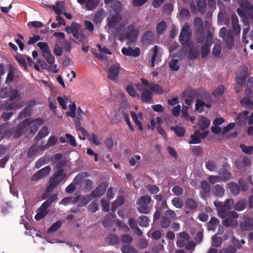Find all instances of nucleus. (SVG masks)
Returning a JSON list of instances; mask_svg holds the SVG:
<instances>
[{
    "instance_id": "9d476101",
    "label": "nucleus",
    "mask_w": 253,
    "mask_h": 253,
    "mask_svg": "<svg viewBox=\"0 0 253 253\" xmlns=\"http://www.w3.org/2000/svg\"><path fill=\"white\" fill-rule=\"evenodd\" d=\"M108 183L103 182L100 183L91 193V196L93 198H97L102 196L105 193L108 187Z\"/></svg>"
},
{
    "instance_id": "393cba45",
    "label": "nucleus",
    "mask_w": 253,
    "mask_h": 253,
    "mask_svg": "<svg viewBox=\"0 0 253 253\" xmlns=\"http://www.w3.org/2000/svg\"><path fill=\"white\" fill-rule=\"evenodd\" d=\"M153 92L150 89H146L141 93V99L143 102H149L152 99Z\"/></svg>"
},
{
    "instance_id": "c9c22d12",
    "label": "nucleus",
    "mask_w": 253,
    "mask_h": 253,
    "mask_svg": "<svg viewBox=\"0 0 253 253\" xmlns=\"http://www.w3.org/2000/svg\"><path fill=\"white\" fill-rule=\"evenodd\" d=\"M26 57V55L24 56L21 54H18L15 56V58L17 62L19 63L21 66L24 68L25 70H26L27 69V66L25 60V58Z\"/></svg>"
},
{
    "instance_id": "ea45409f",
    "label": "nucleus",
    "mask_w": 253,
    "mask_h": 253,
    "mask_svg": "<svg viewBox=\"0 0 253 253\" xmlns=\"http://www.w3.org/2000/svg\"><path fill=\"white\" fill-rule=\"evenodd\" d=\"M167 29V24L165 21H162L157 24L156 31L158 35H162Z\"/></svg>"
},
{
    "instance_id": "6e6552de",
    "label": "nucleus",
    "mask_w": 253,
    "mask_h": 253,
    "mask_svg": "<svg viewBox=\"0 0 253 253\" xmlns=\"http://www.w3.org/2000/svg\"><path fill=\"white\" fill-rule=\"evenodd\" d=\"M244 220L241 222L240 227L244 231H251L253 230V218L248 215L244 216Z\"/></svg>"
},
{
    "instance_id": "7c9ffc66",
    "label": "nucleus",
    "mask_w": 253,
    "mask_h": 253,
    "mask_svg": "<svg viewBox=\"0 0 253 253\" xmlns=\"http://www.w3.org/2000/svg\"><path fill=\"white\" fill-rule=\"evenodd\" d=\"M111 7L115 12V14H121L120 13L122 11V4L120 0H114L111 4Z\"/></svg>"
},
{
    "instance_id": "bb28decb",
    "label": "nucleus",
    "mask_w": 253,
    "mask_h": 253,
    "mask_svg": "<svg viewBox=\"0 0 253 253\" xmlns=\"http://www.w3.org/2000/svg\"><path fill=\"white\" fill-rule=\"evenodd\" d=\"M21 98V94L18 90L13 88H12L11 89L10 95L8 99L9 101H14L16 100V101H18L20 100Z\"/></svg>"
},
{
    "instance_id": "f257e3e1",
    "label": "nucleus",
    "mask_w": 253,
    "mask_h": 253,
    "mask_svg": "<svg viewBox=\"0 0 253 253\" xmlns=\"http://www.w3.org/2000/svg\"><path fill=\"white\" fill-rule=\"evenodd\" d=\"M232 29H228L223 27L219 32V36L225 42L226 47L231 49L235 45V41L240 40L241 27L239 24L238 18L236 14L231 15Z\"/></svg>"
},
{
    "instance_id": "dca6fc26",
    "label": "nucleus",
    "mask_w": 253,
    "mask_h": 253,
    "mask_svg": "<svg viewBox=\"0 0 253 253\" xmlns=\"http://www.w3.org/2000/svg\"><path fill=\"white\" fill-rule=\"evenodd\" d=\"M240 6L242 9L246 11L251 18H253V6L248 0H242L240 2Z\"/></svg>"
},
{
    "instance_id": "774afa93",
    "label": "nucleus",
    "mask_w": 253,
    "mask_h": 253,
    "mask_svg": "<svg viewBox=\"0 0 253 253\" xmlns=\"http://www.w3.org/2000/svg\"><path fill=\"white\" fill-rule=\"evenodd\" d=\"M178 60L172 59L169 63L170 69L173 71H177L179 70V67L177 65Z\"/></svg>"
},
{
    "instance_id": "4c0bfd02",
    "label": "nucleus",
    "mask_w": 253,
    "mask_h": 253,
    "mask_svg": "<svg viewBox=\"0 0 253 253\" xmlns=\"http://www.w3.org/2000/svg\"><path fill=\"white\" fill-rule=\"evenodd\" d=\"M170 129L173 131L175 134L178 137L183 136L185 133V128L178 126H171Z\"/></svg>"
},
{
    "instance_id": "f704fd0d",
    "label": "nucleus",
    "mask_w": 253,
    "mask_h": 253,
    "mask_svg": "<svg viewBox=\"0 0 253 253\" xmlns=\"http://www.w3.org/2000/svg\"><path fill=\"white\" fill-rule=\"evenodd\" d=\"M197 5L200 14L202 15L204 14L206 10L207 0H197Z\"/></svg>"
},
{
    "instance_id": "f03ea898",
    "label": "nucleus",
    "mask_w": 253,
    "mask_h": 253,
    "mask_svg": "<svg viewBox=\"0 0 253 253\" xmlns=\"http://www.w3.org/2000/svg\"><path fill=\"white\" fill-rule=\"evenodd\" d=\"M66 165V161L62 160L57 162L56 169H57L49 178L48 190L54 189L57 185L64 180L67 176L63 168Z\"/></svg>"
},
{
    "instance_id": "5fc2aeb1",
    "label": "nucleus",
    "mask_w": 253,
    "mask_h": 253,
    "mask_svg": "<svg viewBox=\"0 0 253 253\" xmlns=\"http://www.w3.org/2000/svg\"><path fill=\"white\" fill-rule=\"evenodd\" d=\"M58 141V139L55 136H50L48 140L47 144L44 146V149H48L49 147L54 145Z\"/></svg>"
},
{
    "instance_id": "39448f33",
    "label": "nucleus",
    "mask_w": 253,
    "mask_h": 253,
    "mask_svg": "<svg viewBox=\"0 0 253 253\" xmlns=\"http://www.w3.org/2000/svg\"><path fill=\"white\" fill-rule=\"evenodd\" d=\"M139 34V31L135 28L132 24H130L124 29L121 34L124 39H126L130 44L133 43L137 39Z\"/></svg>"
},
{
    "instance_id": "09e8293b",
    "label": "nucleus",
    "mask_w": 253,
    "mask_h": 253,
    "mask_svg": "<svg viewBox=\"0 0 253 253\" xmlns=\"http://www.w3.org/2000/svg\"><path fill=\"white\" fill-rule=\"evenodd\" d=\"M21 107V105L19 103L12 102L6 105L4 107V109L5 111H8L9 110H16L17 109L20 108Z\"/></svg>"
},
{
    "instance_id": "c85d7f7f",
    "label": "nucleus",
    "mask_w": 253,
    "mask_h": 253,
    "mask_svg": "<svg viewBox=\"0 0 253 253\" xmlns=\"http://www.w3.org/2000/svg\"><path fill=\"white\" fill-rule=\"evenodd\" d=\"M225 217L226 218L222 221V223L225 226L230 227L237 225V221L235 220L234 219L237 218L238 217H233L230 215H228Z\"/></svg>"
},
{
    "instance_id": "4be33fe9",
    "label": "nucleus",
    "mask_w": 253,
    "mask_h": 253,
    "mask_svg": "<svg viewBox=\"0 0 253 253\" xmlns=\"http://www.w3.org/2000/svg\"><path fill=\"white\" fill-rule=\"evenodd\" d=\"M183 95L186 98H189L194 99L199 96V93L197 90L194 89L191 87H187L183 92Z\"/></svg>"
},
{
    "instance_id": "2eb2a0df",
    "label": "nucleus",
    "mask_w": 253,
    "mask_h": 253,
    "mask_svg": "<svg viewBox=\"0 0 253 253\" xmlns=\"http://www.w3.org/2000/svg\"><path fill=\"white\" fill-rule=\"evenodd\" d=\"M240 6L242 9L246 11L251 18H253V6L248 0H242L240 2Z\"/></svg>"
},
{
    "instance_id": "6e6d98bb",
    "label": "nucleus",
    "mask_w": 253,
    "mask_h": 253,
    "mask_svg": "<svg viewBox=\"0 0 253 253\" xmlns=\"http://www.w3.org/2000/svg\"><path fill=\"white\" fill-rule=\"evenodd\" d=\"M90 197L89 196L87 195L85 196H82L81 195V199L78 204V207H83L87 205L90 201Z\"/></svg>"
},
{
    "instance_id": "49530a36",
    "label": "nucleus",
    "mask_w": 253,
    "mask_h": 253,
    "mask_svg": "<svg viewBox=\"0 0 253 253\" xmlns=\"http://www.w3.org/2000/svg\"><path fill=\"white\" fill-rule=\"evenodd\" d=\"M220 177L221 180L223 181L229 180L232 176L231 172H229L227 170L224 169L220 173Z\"/></svg>"
},
{
    "instance_id": "4468645a",
    "label": "nucleus",
    "mask_w": 253,
    "mask_h": 253,
    "mask_svg": "<svg viewBox=\"0 0 253 253\" xmlns=\"http://www.w3.org/2000/svg\"><path fill=\"white\" fill-rule=\"evenodd\" d=\"M122 53L128 56H132L134 57H138L140 55V50L139 47H135L133 49L132 47H123L122 49Z\"/></svg>"
},
{
    "instance_id": "72a5a7b5",
    "label": "nucleus",
    "mask_w": 253,
    "mask_h": 253,
    "mask_svg": "<svg viewBox=\"0 0 253 253\" xmlns=\"http://www.w3.org/2000/svg\"><path fill=\"white\" fill-rule=\"evenodd\" d=\"M99 4V0H86L85 5L87 10L94 9Z\"/></svg>"
},
{
    "instance_id": "a878e982",
    "label": "nucleus",
    "mask_w": 253,
    "mask_h": 253,
    "mask_svg": "<svg viewBox=\"0 0 253 253\" xmlns=\"http://www.w3.org/2000/svg\"><path fill=\"white\" fill-rule=\"evenodd\" d=\"M240 103L245 109L253 110V101L248 97H244L240 100Z\"/></svg>"
},
{
    "instance_id": "e433bc0d",
    "label": "nucleus",
    "mask_w": 253,
    "mask_h": 253,
    "mask_svg": "<svg viewBox=\"0 0 253 253\" xmlns=\"http://www.w3.org/2000/svg\"><path fill=\"white\" fill-rule=\"evenodd\" d=\"M150 85V89L152 92L159 94H163V89L159 84L151 82Z\"/></svg>"
},
{
    "instance_id": "a211bd4d",
    "label": "nucleus",
    "mask_w": 253,
    "mask_h": 253,
    "mask_svg": "<svg viewBox=\"0 0 253 253\" xmlns=\"http://www.w3.org/2000/svg\"><path fill=\"white\" fill-rule=\"evenodd\" d=\"M154 40V34L150 31H146L141 38V41L144 45H149L151 44Z\"/></svg>"
},
{
    "instance_id": "cd10ccee",
    "label": "nucleus",
    "mask_w": 253,
    "mask_h": 253,
    "mask_svg": "<svg viewBox=\"0 0 253 253\" xmlns=\"http://www.w3.org/2000/svg\"><path fill=\"white\" fill-rule=\"evenodd\" d=\"M245 93L250 97L253 98V77L249 78L248 80Z\"/></svg>"
},
{
    "instance_id": "8fccbe9b",
    "label": "nucleus",
    "mask_w": 253,
    "mask_h": 253,
    "mask_svg": "<svg viewBox=\"0 0 253 253\" xmlns=\"http://www.w3.org/2000/svg\"><path fill=\"white\" fill-rule=\"evenodd\" d=\"M172 205L176 208L181 209L184 205L182 200L179 197H174L171 200Z\"/></svg>"
},
{
    "instance_id": "58836bf2",
    "label": "nucleus",
    "mask_w": 253,
    "mask_h": 253,
    "mask_svg": "<svg viewBox=\"0 0 253 253\" xmlns=\"http://www.w3.org/2000/svg\"><path fill=\"white\" fill-rule=\"evenodd\" d=\"M219 223V220L215 217H212L208 223V229L209 230H214L217 225Z\"/></svg>"
},
{
    "instance_id": "680f3d73",
    "label": "nucleus",
    "mask_w": 253,
    "mask_h": 253,
    "mask_svg": "<svg viewBox=\"0 0 253 253\" xmlns=\"http://www.w3.org/2000/svg\"><path fill=\"white\" fill-rule=\"evenodd\" d=\"M170 219L166 216H163L160 220L161 227L163 228H167L170 225Z\"/></svg>"
},
{
    "instance_id": "a18cd8bd",
    "label": "nucleus",
    "mask_w": 253,
    "mask_h": 253,
    "mask_svg": "<svg viewBox=\"0 0 253 253\" xmlns=\"http://www.w3.org/2000/svg\"><path fill=\"white\" fill-rule=\"evenodd\" d=\"M237 77H242L247 78L248 77V68L245 65L241 66L238 70Z\"/></svg>"
},
{
    "instance_id": "5701e85b",
    "label": "nucleus",
    "mask_w": 253,
    "mask_h": 253,
    "mask_svg": "<svg viewBox=\"0 0 253 253\" xmlns=\"http://www.w3.org/2000/svg\"><path fill=\"white\" fill-rule=\"evenodd\" d=\"M212 193L214 196L216 197H222L225 193V189L222 185L216 184L213 187Z\"/></svg>"
},
{
    "instance_id": "412c9836",
    "label": "nucleus",
    "mask_w": 253,
    "mask_h": 253,
    "mask_svg": "<svg viewBox=\"0 0 253 253\" xmlns=\"http://www.w3.org/2000/svg\"><path fill=\"white\" fill-rule=\"evenodd\" d=\"M116 217L115 213H109L106 214L104 217L102 221L103 225L106 228H109L111 227L114 219Z\"/></svg>"
},
{
    "instance_id": "7ed1b4c3",
    "label": "nucleus",
    "mask_w": 253,
    "mask_h": 253,
    "mask_svg": "<svg viewBox=\"0 0 253 253\" xmlns=\"http://www.w3.org/2000/svg\"><path fill=\"white\" fill-rule=\"evenodd\" d=\"M234 201L232 199H227L224 203L219 201H214V205L217 209L218 215L221 218H225L228 215H230L233 217H238L239 214L235 211H229L231 210L234 206Z\"/></svg>"
},
{
    "instance_id": "2f4dec72",
    "label": "nucleus",
    "mask_w": 253,
    "mask_h": 253,
    "mask_svg": "<svg viewBox=\"0 0 253 253\" xmlns=\"http://www.w3.org/2000/svg\"><path fill=\"white\" fill-rule=\"evenodd\" d=\"M247 200L244 198L240 199L238 201L234 206L235 210L241 211L245 210L246 208Z\"/></svg>"
},
{
    "instance_id": "9b49d317",
    "label": "nucleus",
    "mask_w": 253,
    "mask_h": 253,
    "mask_svg": "<svg viewBox=\"0 0 253 253\" xmlns=\"http://www.w3.org/2000/svg\"><path fill=\"white\" fill-rule=\"evenodd\" d=\"M30 124V118L26 119L22 122L18 126V127L14 131L13 133V137L15 138L19 137L22 134L23 129L29 126Z\"/></svg>"
},
{
    "instance_id": "37998d69",
    "label": "nucleus",
    "mask_w": 253,
    "mask_h": 253,
    "mask_svg": "<svg viewBox=\"0 0 253 253\" xmlns=\"http://www.w3.org/2000/svg\"><path fill=\"white\" fill-rule=\"evenodd\" d=\"M228 186L233 195L236 196L239 194L240 192V187L237 184L234 182H230Z\"/></svg>"
},
{
    "instance_id": "b1692460",
    "label": "nucleus",
    "mask_w": 253,
    "mask_h": 253,
    "mask_svg": "<svg viewBox=\"0 0 253 253\" xmlns=\"http://www.w3.org/2000/svg\"><path fill=\"white\" fill-rule=\"evenodd\" d=\"M189 48V51L188 54V58L190 60L196 59L200 55L198 49H193L194 45L193 43H190L187 46Z\"/></svg>"
},
{
    "instance_id": "20e7f679",
    "label": "nucleus",
    "mask_w": 253,
    "mask_h": 253,
    "mask_svg": "<svg viewBox=\"0 0 253 253\" xmlns=\"http://www.w3.org/2000/svg\"><path fill=\"white\" fill-rule=\"evenodd\" d=\"M151 201V197L149 195L140 197L136 202V204L138 206L137 211L141 213H149L151 210V207L149 205Z\"/></svg>"
},
{
    "instance_id": "e2e57ef3",
    "label": "nucleus",
    "mask_w": 253,
    "mask_h": 253,
    "mask_svg": "<svg viewBox=\"0 0 253 253\" xmlns=\"http://www.w3.org/2000/svg\"><path fill=\"white\" fill-rule=\"evenodd\" d=\"M222 243V239L221 237L213 236L212 238V246L218 248L219 247Z\"/></svg>"
},
{
    "instance_id": "864d4df0",
    "label": "nucleus",
    "mask_w": 253,
    "mask_h": 253,
    "mask_svg": "<svg viewBox=\"0 0 253 253\" xmlns=\"http://www.w3.org/2000/svg\"><path fill=\"white\" fill-rule=\"evenodd\" d=\"M159 50V47L157 45H155L151 49L153 52V55L151 57V67L154 68L155 67V62L156 58L157 56L158 52Z\"/></svg>"
},
{
    "instance_id": "423d86ee",
    "label": "nucleus",
    "mask_w": 253,
    "mask_h": 253,
    "mask_svg": "<svg viewBox=\"0 0 253 253\" xmlns=\"http://www.w3.org/2000/svg\"><path fill=\"white\" fill-rule=\"evenodd\" d=\"M123 16L122 14H114L110 18L108 19L107 26L111 29L116 28L115 32L116 34H119L124 25L121 24L116 27L119 23L122 21Z\"/></svg>"
},
{
    "instance_id": "13d9d810",
    "label": "nucleus",
    "mask_w": 253,
    "mask_h": 253,
    "mask_svg": "<svg viewBox=\"0 0 253 253\" xmlns=\"http://www.w3.org/2000/svg\"><path fill=\"white\" fill-rule=\"evenodd\" d=\"M205 105L206 103L204 101L200 99H197L195 104V109L201 113L204 111L203 107H205Z\"/></svg>"
},
{
    "instance_id": "c756f323",
    "label": "nucleus",
    "mask_w": 253,
    "mask_h": 253,
    "mask_svg": "<svg viewBox=\"0 0 253 253\" xmlns=\"http://www.w3.org/2000/svg\"><path fill=\"white\" fill-rule=\"evenodd\" d=\"M136 222L141 227H147L149 225L150 220L147 216L141 215L137 217Z\"/></svg>"
},
{
    "instance_id": "ddd939ff",
    "label": "nucleus",
    "mask_w": 253,
    "mask_h": 253,
    "mask_svg": "<svg viewBox=\"0 0 253 253\" xmlns=\"http://www.w3.org/2000/svg\"><path fill=\"white\" fill-rule=\"evenodd\" d=\"M51 169V168L49 166H47L41 169L33 175L32 180H38L46 176L49 173Z\"/></svg>"
},
{
    "instance_id": "bf43d9fd",
    "label": "nucleus",
    "mask_w": 253,
    "mask_h": 253,
    "mask_svg": "<svg viewBox=\"0 0 253 253\" xmlns=\"http://www.w3.org/2000/svg\"><path fill=\"white\" fill-rule=\"evenodd\" d=\"M39 151V147L36 145H32L29 149L28 152V156L32 158Z\"/></svg>"
},
{
    "instance_id": "3c124183",
    "label": "nucleus",
    "mask_w": 253,
    "mask_h": 253,
    "mask_svg": "<svg viewBox=\"0 0 253 253\" xmlns=\"http://www.w3.org/2000/svg\"><path fill=\"white\" fill-rule=\"evenodd\" d=\"M237 12L242 19L243 22H248V21H249V17L246 14L247 12L244 9L240 8H238L237 9Z\"/></svg>"
},
{
    "instance_id": "338daca9",
    "label": "nucleus",
    "mask_w": 253,
    "mask_h": 253,
    "mask_svg": "<svg viewBox=\"0 0 253 253\" xmlns=\"http://www.w3.org/2000/svg\"><path fill=\"white\" fill-rule=\"evenodd\" d=\"M240 147L242 149V151L245 154L250 155L253 153V146H247L243 144H241L240 145Z\"/></svg>"
},
{
    "instance_id": "0eeeda50",
    "label": "nucleus",
    "mask_w": 253,
    "mask_h": 253,
    "mask_svg": "<svg viewBox=\"0 0 253 253\" xmlns=\"http://www.w3.org/2000/svg\"><path fill=\"white\" fill-rule=\"evenodd\" d=\"M192 32L190 30L189 27L187 25H185L182 27L180 35L179 41L180 43L183 45L188 46L191 43L190 41L191 39Z\"/></svg>"
},
{
    "instance_id": "052dcab7",
    "label": "nucleus",
    "mask_w": 253,
    "mask_h": 253,
    "mask_svg": "<svg viewBox=\"0 0 253 253\" xmlns=\"http://www.w3.org/2000/svg\"><path fill=\"white\" fill-rule=\"evenodd\" d=\"M12 89L11 87H4L2 88L0 91V97L1 98H5L7 97H9L10 93L11 91V89Z\"/></svg>"
},
{
    "instance_id": "603ef678",
    "label": "nucleus",
    "mask_w": 253,
    "mask_h": 253,
    "mask_svg": "<svg viewBox=\"0 0 253 253\" xmlns=\"http://www.w3.org/2000/svg\"><path fill=\"white\" fill-rule=\"evenodd\" d=\"M62 225V222L60 220L53 223L47 230V234L53 233L58 229Z\"/></svg>"
},
{
    "instance_id": "6ab92c4d",
    "label": "nucleus",
    "mask_w": 253,
    "mask_h": 253,
    "mask_svg": "<svg viewBox=\"0 0 253 253\" xmlns=\"http://www.w3.org/2000/svg\"><path fill=\"white\" fill-rule=\"evenodd\" d=\"M249 114V112L247 110L240 113L235 119L237 124L241 126L245 125L247 123V116Z\"/></svg>"
},
{
    "instance_id": "f8f14e48",
    "label": "nucleus",
    "mask_w": 253,
    "mask_h": 253,
    "mask_svg": "<svg viewBox=\"0 0 253 253\" xmlns=\"http://www.w3.org/2000/svg\"><path fill=\"white\" fill-rule=\"evenodd\" d=\"M120 70V67L119 65L114 64L111 65L108 71V79L113 81L116 80L118 77Z\"/></svg>"
},
{
    "instance_id": "69168bd1",
    "label": "nucleus",
    "mask_w": 253,
    "mask_h": 253,
    "mask_svg": "<svg viewBox=\"0 0 253 253\" xmlns=\"http://www.w3.org/2000/svg\"><path fill=\"white\" fill-rule=\"evenodd\" d=\"M201 187L206 194H209L211 192V186L206 180H203L201 182Z\"/></svg>"
},
{
    "instance_id": "f3484780",
    "label": "nucleus",
    "mask_w": 253,
    "mask_h": 253,
    "mask_svg": "<svg viewBox=\"0 0 253 253\" xmlns=\"http://www.w3.org/2000/svg\"><path fill=\"white\" fill-rule=\"evenodd\" d=\"M185 206L186 209L185 212L188 213L191 211H194L198 209V206L196 202L192 198H187L185 202Z\"/></svg>"
},
{
    "instance_id": "c03bdc74",
    "label": "nucleus",
    "mask_w": 253,
    "mask_h": 253,
    "mask_svg": "<svg viewBox=\"0 0 253 253\" xmlns=\"http://www.w3.org/2000/svg\"><path fill=\"white\" fill-rule=\"evenodd\" d=\"M211 45L210 43H205L201 47V57L205 58L209 54L210 47Z\"/></svg>"
},
{
    "instance_id": "a19ab883",
    "label": "nucleus",
    "mask_w": 253,
    "mask_h": 253,
    "mask_svg": "<svg viewBox=\"0 0 253 253\" xmlns=\"http://www.w3.org/2000/svg\"><path fill=\"white\" fill-rule=\"evenodd\" d=\"M210 122H211L209 119L205 117H203L199 123L200 128L201 130H204L208 128L210 125Z\"/></svg>"
},
{
    "instance_id": "4d7b16f0",
    "label": "nucleus",
    "mask_w": 253,
    "mask_h": 253,
    "mask_svg": "<svg viewBox=\"0 0 253 253\" xmlns=\"http://www.w3.org/2000/svg\"><path fill=\"white\" fill-rule=\"evenodd\" d=\"M130 115L135 124L138 126L139 130L140 131L143 130V128L142 126V123L140 121L138 120L136 113L133 111H131L130 113Z\"/></svg>"
},
{
    "instance_id": "79ce46f5",
    "label": "nucleus",
    "mask_w": 253,
    "mask_h": 253,
    "mask_svg": "<svg viewBox=\"0 0 253 253\" xmlns=\"http://www.w3.org/2000/svg\"><path fill=\"white\" fill-rule=\"evenodd\" d=\"M121 250L123 253H138L135 248L129 245H123L121 248Z\"/></svg>"
},
{
    "instance_id": "de8ad7c7",
    "label": "nucleus",
    "mask_w": 253,
    "mask_h": 253,
    "mask_svg": "<svg viewBox=\"0 0 253 253\" xmlns=\"http://www.w3.org/2000/svg\"><path fill=\"white\" fill-rule=\"evenodd\" d=\"M49 162V159L48 157H43L40 158L35 163V167L39 169L42 166L48 164Z\"/></svg>"
},
{
    "instance_id": "1a4fd4ad",
    "label": "nucleus",
    "mask_w": 253,
    "mask_h": 253,
    "mask_svg": "<svg viewBox=\"0 0 253 253\" xmlns=\"http://www.w3.org/2000/svg\"><path fill=\"white\" fill-rule=\"evenodd\" d=\"M30 125H32L29 128V132L32 135H34L38 131V127L43 124V121L41 118H37L34 120L30 119Z\"/></svg>"
},
{
    "instance_id": "0e129e2a",
    "label": "nucleus",
    "mask_w": 253,
    "mask_h": 253,
    "mask_svg": "<svg viewBox=\"0 0 253 253\" xmlns=\"http://www.w3.org/2000/svg\"><path fill=\"white\" fill-rule=\"evenodd\" d=\"M236 252V248L233 246H230L227 248L220 249L217 253H235Z\"/></svg>"
},
{
    "instance_id": "aec40b11",
    "label": "nucleus",
    "mask_w": 253,
    "mask_h": 253,
    "mask_svg": "<svg viewBox=\"0 0 253 253\" xmlns=\"http://www.w3.org/2000/svg\"><path fill=\"white\" fill-rule=\"evenodd\" d=\"M194 27L196 34H202L204 32V24L202 19L200 17H196L194 21Z\"/></svg>"
},
{
    "instance_id": "473e14b6",
    "label": "nucleus",
    "mask_w": 253,
    "mask_h": 253,
    "mask_svg": "<svg viewBox=\"0 0 253 253\" xmlns=\"http://www.w3.org/2000/svg\"><path fill=\"white\" fill-rule=\"evenodd\" d=\"M243 24L244 27L243 30L242 41L243 42L247 43L248 42V41L247 40V34L250 29V20L248 21V22H244Z\"/></svg>"
}]
</instances>
